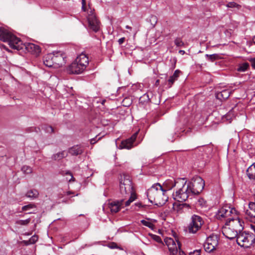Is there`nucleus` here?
I'll use <instances>...</instances> for the list:
<instances>
[{"instance_id": "18", "label": "nucleus", "mask_w": 255, "mask_h": 255, "mask_svg": "<svg viewBox=\"0 0 255 255\" xmlns=\"http://www.w3.org/2000/svg\"><path fill=\"white\" fill-rule=\"evenodd\" d=\"M80 66L82 67V69L84 68L86 69L87 65L89 64V59L87 55L83 53L80 54L75 59Z\"/></svg>"}, {"instance_id": "33", "label": "nucleus", "mask_w": 255, "mask_h": 255, "mask_svg": "<svg viewBox=\"0 0 255 255\" xmlns=\"http://www.w3.org/2000/svg\"><path fill=\"white\" fill-rule=\"evenodd\" d=\"M174 43L177 47H182L184 44L183 41L180 38H177L174 40Z\"/></svg>"}, {"instance_id": "24", "label": "nucleus", "mask_w": 255, "mask_h": 255, "mask_svg": "<svg viewBox=\"0 0 255 255\" xmlns=\"http://www.w3.org/2000/svg\"><path fill=\"white\" fill-rule=\"evenodd\" d=\"M39 192L37 190L32 189L28 191L25 194V196L31 199H34L38 197Z\"/></svg>"}, {"instance_id": "44", "label": "nucleus", "mask_w": 255, "mask_h": 255, "mask_svg": "<svg viewBox=\"0 0 255 255\" xmlns=\"http://www.w3.org/2000/svg\"><path fill=\"white\" fill-rule=\"evenodd\" d=\"M250 61L251 63V65L253 68L255 69V57L251 58Z\"/></svg>"}, {"instance_id": "32", "label": "nucleus", "mask_w": 255, "mask_h": 255, "mask_svg": "<svg viewBox=\"0 0 255 255\" xmlns=\"http://www.w3.org/2000/svg\"><path fill=\"white\" fill-rule=\"evenodd\" d=\"M226 6L230 8L236 7L237 8H239L241 7L239 4L234 1L228 2Z\"/></svg>"}, {"instance_id": "22", "label": "nucleus", "mask_w": 255, "mask_h": 255, "mask_svg": "<svg viewBox=\"0 0 255 255\" xmlns=\"http://www.w3.org/2000/svg\"><path fill=\"white\" fill-rule=\"evenodd\" d=\"M247 174L250 179L255 180V162L247 169Z\"/></svg>"}, {"instance_id": "43", "label": "nucleus", "mask_w": 255, "mask_h": 255, "mask_svg": "<svg viewBox=\"0 0 255 255\" xmlns=\"http://www.w3.org/2000/svg\"><path fill=\"white\" fill-rule=\"evenodd\" d=\"M101 137H100L98 138V139L97 140H96V138H97V136H96L95 138L91 139V140H90L91 144H95L98 140H100L101 139Z\"/></svg>"}, {"instance_id": "50", "label": "nucleus", "mask_w": 255, "mask_h": 255, "mask_svg": "<svg viewBox=\"0 0 255 255\" xmlns=\"http://www.w3.org/2000/svg\"><path fill=\"white\" fill-rule=\"evenodd\" d=\"M179 254L180 255H186L185 253L184 252L181 251L180 249L179 250Z\"/></svg>"}, {"instance_id": "51", "label": "nucleus", "mask_w": 255, "mask_h": 255, "mask_svg": "<svg viewBox=\"0 0 255 255\" xmlns=\"http://www.w3.org/2000/svg\"><path fill=\"white\" fill-rule=\"evenodd\" d=\"M179 53L182 54H184L185 53V51L184 50H179Z\"/></svg>"}, {"instance_id": "38", "label": "nucleus", "mask_w": 255, "mask_h": 255, "mask_svg": "<svg viewBox=\"0 0 255 255\" xmlns=\"http://www.w3.org/2000/svg\"><path fill=\"white\" fill-rule=\"evenodd\" d=\"M140 100L141 101V102H148L150 100L149 94L148 93L144 94L141 97H140Z\"/></svg>"}, {"instance_id": "6", "label": "nucleus", "mask_w": 255, "mask_h": 255, "mask_svg": "<svg viewBox=\"0 0 255 255\" xmlns=\"http://www.w3.org/2000/svg\"><path fill=\"white\" fill-rule=\"evenodd\" d=\"M192 195H197L202 192L205 186L204 180L198 176L194 177L188 183Z\"/></svg>"}, {"instance_id": "2", "label": "nucleus", "mask_w": 255, "mask_h": 255, "mask_svg": "<svg viewBox=\"0 0 255 255\" xmlns=\"http://www.w3.org/2000/svg\"><path fill=\"white\" fill-rule=\"evenodd\" d=\"M166 190H164L159 183L153 185L147 191V196L151 203L155 202L156 204L162 205L167 201L168 197L165 195Z\"/></svg>"}, {"instance_id": "42", "label": "nucleus", "mask_w": 255, "mask_h": 255, "mask_svg": "<svg viewBox=\"0 0 255 255\" xmlns=\"http://www.w3.org/2000/svg\"><path fill=\"white\" fill-rule=\"evenodd\" d=\"M152 239L157 243H162V240L160 237L157 235H152Z\"/></svg>"}, {"instance_id": "56", "label": "nucleus", "mask_w": 255, "mask_h": 255, "mask_svg": "<svg viewBox=\"0 0 255 255\" xmlns=\"http://www.w3.org/2000/svg\"><path fill=\"white\" fill-rule=\"evenodd\" d=\"M32 213H34V212H28L27 214H32Z\"/></svg>"}, {"instance_id": "14", "label": "nucleus", "mask_w": 255, "mask_h": 255, "mask_svg": "<svg viewBox=\"0 0 255 255\" xmlns=\"http://www.w3.org/2000/svg\"><path fill=\"white\" fill-rule=\"evenodd\" d=\"M138 132H135L130 138L123 141L120 145V148L130 149L133 147V143L135 140Z\"/></svg>"}, {"instance_id": "36", "label": "nucleus", "mask_w": 255, "mask_h": 255, "mask_svg": "<svg viewBox=\"0 0 255 255\" xmlns=\"http://www.w3.org/2000/svg\"><path fill=\"white\" fill-rule=\"evenodd\" d=\"M206 204V201L203 198L199 199L196 202V205H199L201 207H205Z\"/></svg>"}, {"instance_id": "7", "label": "nucleus", "mask_w": 255, "mask_h": 255, "mask_svg": "<svg viewBox=\"0 0 255 255\" xmlns=\"http://www.w3.org/2000/svg\"><path fill=\"white\" fill-rule=\"evenodd\" d=\"M204 224L203 219L199 216L193 215L191 218V221L187 227L189 233L195 234L199 231Z\"/></svg>"}, {"instance_id": "27", "label": "nucleus", "mask_w": 255, "mask_h": 255, "mask_svg": "<svg viewBox=\"0 0 255 255\" xmlns=\"http://www.w3.org/2000/svg\"><path fill=\"white\" fill-rule=\"evenodd\" d=\"M30 222V219L28 218L26 220H19L16 222V224L21 226L27 225Z\"/></svg>"}, {"instance_id": "16", "label": "nucleus", "mask_w": 255, "mask_h": 255, "mask_svg": "<svg viewBox=\"0 0 255 255\" xmlns=\"http://www.w3.org/2000/svg\"><path fill=\"white\" fill-rule=\"evenodd\" d=\"M85 69L75 60L67 68V71L70 74H79L82 73Z\"/></svg>"}, {"instance_id": "23", "label": "nucleus", "mask_w": 255, "mask_h": 255, "mask_svg": "<svg viewBox=\"0 0 255 255\" xmlns=\"http://www.w3.org/2000/svg\"><path fill=\"white\" fill-rule=\"evenodd\" d=\"M68 153L65 151H62L53 154L52 156V159L55 160H59L64 157L67 156Z\"/></svg>"}, {"instance_id": "40", "label": "nucleus", "mask_w": 255, "mask_h": 255, "mask_svg": "<svg viewBox=\"0 0 255 255\" xmlns=\"http://www.w3.org/2000/svg\"><path fill=\"white\" fill-rule=\"evenodd\" d=\"M38 240V237L36 235L32 236L29 240L30 244H34Z\"/></svg>"}, {"instance_id": "29", "label": "nucleus", "mask_w": 255, "mask_h": 255, "mask_svg": "<svg viewBox=\"0 0 255 255\" xmlns=\"http://www.w3.org/2000/svg\"><path fill=\"white\" fill-rule=\"evenodd\" d=\"M22 171L25 174H30L32 173V168L28 166L24 165L21 168Z\"/></svg>"}, {"instance_id": "41", "label": "nucleus", "mask_w": 255, "mask_h": 255, "mask_svg": "<svg viewBox=\"0 0 255 255\" xmlns=\"http://www.w3.org/2000/svg\"><path fill=\"white\" fill-rule=\"evenodd\" d=\"M233 117V115L232 114V112L230 111L226 115L225 118L227 120L229 121L230 123Z\"/></svg>"}, {"instance_id": "30", "label": "nucleus", "mask_w": 255, "mask_h": 255, "mask_svg": "<svg viewBox=\"0 0 255 255\" xmlns=\"http://www.w3.org/2000/svg\"><path fill=\"white\" fill-rule=\"evenodd\" d=\"M42 128L46 132L51 133L54 132V128L50 126L45 125Z\"/></svg>"}, {"instance_id": "35", "label": "nucleus", "mask_w": 255, "mask_h": 255, "mask_svg": "<svg viewBox=\"0 0 255 255\" xmlns=\"http://www.w3.org/2000/svg\"><path fill=\"white\" fill-rule=\"evenodd\" d=\"M151 24L154 26L157 22V17L155 15H151L149 18Z\"/></svg>"}, {"instance_id": "3", "label": "nucleus", "mask_w": 255, "mask_h": 255, "mask_svg": "<svg viewBox=\"0 0 255 255\" xmlns=\"http://www.w3.org/2000/svg\"><path fill=\"white\" fill-rule=\"evenodd\" d=\"M0 40L8 42L10 47L13 49L19 50L21 48V40L3 27H0Z\"/></svg>"}, {"instance_id": "45", "label": "nucleus", "mask_w": 255, "mask_h": 255, "mask_svg": "<svg viewBox=\"0 0 255 255\" xmlns=\"http://www.w3.org/2000/svg\"><path fill=\"white\" fill-rule=\"evenodd\" d=\"M33 52L36 53H39L40 52V49L39 46L37 45V48L34 47V48H33Z\"/></svg>"}, {"instance_id": "4", "label": "nucleus", "mask_w": 255, "mask_h": 255, "mask_svg": "<svg viewBox=\"0 0 255 255\" xmlns=\"http://www.w3.org/2000/svg\"><path fill=\"white\" fill-rule=\"evenodd\" d=\"M230 224L229 227H225L223 228L222 232L224 235L228 239L232 240L237 238L239 235L238 232H240L243 229L239 220H233L229 218Z\"/></svg>"}, {"instance_id": "37", "label": "nucleus", "mask_w": 255, "mask_h": 255, "mask_svg": "<svg viewBox=\"0 0 255 255\" xmlns=\"http://www.w3.org/2000/svg\"><path fill=\"white\" fill-rule=\"evenodd\" d=\"M35 207V205L33 204H29L27 205L24 206L22 207V211H28L31 209Z\"/></svg>"}, {"instance_id": "46", "label": "nucleus", "mask_w": 255, "mask_h": 255, "mask_svg": "<svg viewBox=\"0 0 255 255\" xmlns=\"http://www.w3.org/2000/svg\"><path fill=\"white\" fill-rule=\"evenodd\" d=\"M125 38L122 37V38H120L118 40V43L120 45H121L125 42Z\"/></svg>"}, {"instance_id": "28", "label": "nucleus", "mask_w": 255, "mask_h": 255, "mask_svg": "<svg viewBox=\"0 0 255 255\" xmlns=\"http://www.w3.org/2000/svg\"><path fill=\"white\" fill-rule=\"evenodd\" d=\"M249 67V64L247 63H244L241 64L238 68V71L240 72L245 71Z\"/></svg>"}, {"instance_id": "12", "label": "nucleus", "mask_w": 255, "mask_h": 255, "mask_svg": "<svg viewBox=\"0 0 255 255\" xmlns=\"http://www.w3.org/2000/svg\"><path fill=\"white\" fill-rule=\"evenodd\" d=\"M54 57H53V67L58 68L62 66L65 63V55L61 51L53 52Z\"/></svg>"}, {"instance_id": "25", "label": "nucleus", "mask_w": 255, "mask_h": 255, "mask_svg": "<svg viewBox=\"0 0 255 255\" xmlns=\"http://www.w3.org/2000/svg\"><path fill=\"white\" fill-rule=\"evenodd\" d=\"M180 73V71L178 70H176L175 71L173 75L170 76L168 80V84L169 85V87L171 86V85L173 84V83L177 80L178 77H179V74Z\"/></svg>"}, {"instance_id": "49", "label": "nucleus", "mask_w": 255, "mask_h": 255, "mask_svg": "<svg viewBox=\"0 0 255 255\" xmlns=\"http://www.w3.org/2000/svg\"><path fill=\"white\" fill-rule=\"evenodd\" d=\"M66 174L69 175L70 176V177H71V178L69 179V181H71V180H73V179H74V177H73L72 174L70 172L68 171V172H66Z\"/></svg>"}, {"instance_id": "54", "label": "nucleus", "mask_w": 255, "mask_h": 255, "mask_svg": "<svg viewBox=\"0 0 255 255\" xmlns=\"http://www.w3.org/2000/svg\"><path fill=\"white\" fill-rule=\"evenodd\" d=\"M159 80H157L155 82V85H157L159 84Z\"/></svg>"}, {"instance_id": "5", "label": "nucleus", "mask_w": 255, "mask_h": 255, "mask_svg": "<svg viewBox=\"0 0 255 255\" xmlns=\"http://www.w3.org/2000/svg\"><path fill=\"white\" fill-rule=\"evenodd\" d=\"M238 244L245 248H249L255 243V235L253 233L239 232L237 238Z\"/></svg>"}, {"instance_id": "10", "label": "nucleus", "mask_w": 255, "mask_h": 255, "mask_svg": "<svg viewBox=\"0 0 255 255\" xmlns=\"http://www.w3.org/2000/svg\"><path fill=\"white\" fill-rule=\"evenodd\" d=\"M164 242L168 247L169 251L171 255H174L178 252V249H180L181 244L176 240L171 238H166Z\"/></svg>"}, {"instance_id": "47", "label": "nucleus", "mask_w": 255, "mask_h": 255, "mask_svg": "<svg viewBox=\"0 0 255 255\" xmlns=\"http://www.w3.org/2000/svg\"><path fill=\"white\" fill-rule=\"evenodd\" d=\"M189 255H200V252L199 251H195L192 253H190Z\"/></svg>"}, {"instance_id": "53", "label": "nucleus", "mask_w": 255, "mask_h": 255, "mask_svg": "<svg viewBox=\"0 0 255 255\" xmlns=\"http://www.w3.org/2000/svg\"><path fill=\"white\" fill-rule=\"evenodd\" d=\"M253 43L255 44V35L253 37Z\"/></svg>"}, {"instance_id": "26", "label": "nucleus", "mask_w": 255, "mask_h": 255, "mask_svg": "<svg viewBox=\"0 0 255 255\" xmlns=\"http://www.w3.org/2000/svg\"><path fill=\"white\" fill-rule=\"evenodd\" d=\"M205 57L207 60L213 62L216 60L219 59L220 57L218 54H206Z\"/></svg>"}, {"instance_id": "19", "label": "nucleus", "mask_w": 255, "mask_h": 255, "mask_svg": "<svg viewBox=\"0 0 255 255\" xmlns=\"http://www.w3.org/2000/svg\"><path fill=\"white\" fill-rule=\"evenodd\" d=\"M53 57H54L53 52L48 53L45 55L43 58V63L44 65L48 67H53Z\"/></svg>"}, {"instance_id": "9", "label": "nucleus", "mask_w": 255, "mask_h": 255, "mask_svg": "<svg viewBox=\"0 0 255 255\" xmlns=\"http://www.w3.org/2000/svg\"><path fill=\"white\" fill-rule=\"evenodd\" d=\"M120 190L121 194L123 195L131 194L132 187L131 181L129 178L125 176L124 179L122 178L120 182Z\"/></svg>"}, {"instance_id": "8", "label": "nucleus", "mask_w": 255, "mask_h": 255, "mask_svg": "<svg viewBox=\"0 0 255 255\" xmlns=\"http://www.w3.org/2000/svg\"><path fill=\"white\" fill-rule=\"evenodd\" d=\"M218 245V237L216 235H212L207 238L204 244L205 251L211 253L215 250Z\"/></svg>"}, {"instance_id": "20", "label": "nucleus", "mask_w": 255, "mask_h": 255, "mask_svg": "<svg viewBox=\"0 0 255 255\" xmlns=\"http://www.w3.org/2000/svg\"><path fill=\"white\" fill-rule=\"evenodd\" d=\"M84 151L83 148L79 145H75L69 149V152L72 155H78L81 154Z\"/></svg>"}, {"instance_id": "17", "label": "nucleus", "mask_w": 255, "mask_h": 255, "mask_svg": "<svg viewBox=\"0 0 255 255\" xmlns=\"http://www.w3.org/2000/svg\"><path fill=\"white\" fill-rule=\"evenodd\" d=\"M245 213L247 219L255 223V204L253 202L249 204V209L246 210Z\"/></svg>"}, {"instance_id": "13", "label": "nucleus", "mask_w": 255, "mask_h": 255, "mask_svg": "<svg viewBox=\"0 0 255 255\" xmlns=\"http://www.w3.org/2000/svg\"><path fill=\"white\" fill-rule=\"evenodd\" d=\"M236 210L227 205L223 206L218 212L216 214L217 218L221 220L222 218L230 216Z\"/></svg>"}, {"instance_id": "11", "label": "nucleus", "mask_w": 255, "mask_h": 255, "mask_svg": "<svg viewBox=\"0 0 255 255\" xmlns=\"http://www.w3.org/2000/svg\"><path fill=\"white\" fill-rule=\"evenodd\" d=\"M87 20L90 28L95 32H97L100 29V22L97 19L95 14L92 10L87 16Z\"/></svg>"}, {"instance_id": "34", "label": "nucleus", "mask_w": 255, "mask_h": 255, "mask_svg": "<svg viewBox=\"0 0 255 255\" xmlns=\"http://www.w3.org/2000/svg\"><path fill=\"white\" fill-rule=\"evenodd\" d=\"M135 199V197L134 194H131V196L128 199V200H127L125 203V205L126 207L129 206L131 202H132Z\"/></svg>"}, {"instance_id": "1", "label": "nucleus", "mask_w": 255, "mask_h": 255, "mask_svg": "<svg viewBox=\"0 0 255 255\" xmlns=\"http://www.w3.org/2000/svg\"><path fill=\"white\" fill-rule=\"evenodd\" d=\"M186 183L185 178H178L174 181H167L166 184H169L168 190L171 189L174 187H177V190L175 193H173L174 198L179 202H183L193 195L188 185H186Z\"/></svg>"}, {"instance_id": "31", "label": "nucleus", "mask_w": 255, "mask_h": 255, "mask_svg": "<svg viewBox=\"0 0 255 255\" xmlns=\"http://www.w3.org/2000/svg\"><path fill=\"white\" fill-rule=\"evenodd\" d=\"M140 222H141V223L143 225H144L145 226H146V227H148L149 228H151V229H152L153 227V226H154V225H153V224L152 223H151L150 222L147 221H146L145 220H141Z\"/></svg>"}, {"instance_id": "48", "label": "nucleus", "mask_w": 255, "mask_h": 255, "mask_svg": "<svg viewBox=\"0 0 255 255\" xmlns=\"http://www.w3.org/2000/svg\"><path fill=\"white\" fill-rule=\"evenodd\" d=\"M82 0V8L84 11H85V6H86V0Z\"/></svg>"}, {"instance_id": "15", "label": "nucleus", "mask_w": 255, "mask_h": 255, "mask_svg": "<svg viewBox=\"0 0 255 255\" xmlns=\"http://www.w3.org/2000/svg\"><path fill=\"white\" fill-rule=\"evenodd\" d=\"M124 200H115L110 202L108 204V208L110 209L112 214L118 212L124 205Z\"/></svg>"}, {"instance_id": "39", "label": "nucleus", "mask_w": 255, "mask_h": 255, "mask_svg": "<svg viewBox=\"0 0 255 255\" xmlns=\"http://www.w3.org/2000/svg\"><path fill=\"white\" fill-rule=\"evenodd\" d=\"M34 47L37 48V45L33 43H28L26 46V49L30 52H33V48Z\"/></svg>"}, {"instance_id": "55", "label": "nucleus", "mask_w": 255, "mask_h": 255, "mask_svg": "<svg viewBox=\"0 0 255 255\" xmlns=\"http://www.w3.org/2000/svg\"><path fill=\"white\" fill-rule=\"evenodd\" d=\"M73 193L71 191H68L67 192V195H70L71 194H72Z\"/></svg>"}, {"instance_id": "21", "label": "nucleus", "mask_w": 255, "mask_h": 255, "mask_svg": "<svg viewBox=\"0 0 255 255\" xmlns=\"http://www.w3.org/2000/svg\"><path fill=\"white\" fill-rule=\"evenodd\" d=\"M231 94V91L228 89H225L221 91V92L218 93L216 94V97L217 99L221 100H226L228 99Z\"/></svg>"}, {"instance_id": "52", "label": "nucleus", "mask_w": 255, "mask_h": 255, "mask_svg": "<svg viewBox=\"0 0 255 255\" xmlns=\"http://www.w3.org/2000/svg\"><path fill=\"white\" fill-rule=\"evenodd\" d=\"M126 28L127 29H129V30H131V29H132L131 27H130V26H128V25H127V26H126Z\"/></svg>"}]
</instances>
